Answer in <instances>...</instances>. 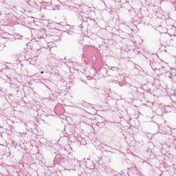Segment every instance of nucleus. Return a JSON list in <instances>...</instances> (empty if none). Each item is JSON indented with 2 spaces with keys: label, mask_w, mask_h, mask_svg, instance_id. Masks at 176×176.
<instances>
[{
  "label": "nucleus",
  "mask_w": 176,
  "mask_h": 176,
  "mask_svg": "<svg viewBox=\"0 0 176 176\" xmlns=\"http://www.w3.org/2000/svg\"><path fill=\"white\" fill-rule=\"evenodd\" d=\"M41 74H43V72H41Z\"/></svg>",
  "instance_id": "f257e3e1"
}]
</instances>
